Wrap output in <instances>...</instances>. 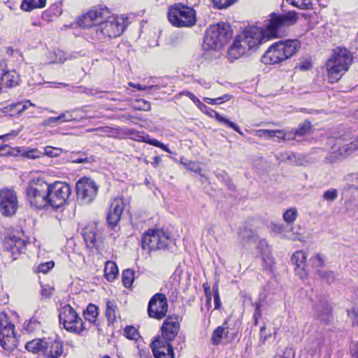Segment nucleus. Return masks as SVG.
<instances>
[{"label":"nucleus","mask_w":358,"mask_h":358,"mask_svg":"<svg viewBox=\"0 0 358 358\" xmlns=\"http://www.w3.org/2000/svg\"><path fill=\"white\" fill-rule=\"evenodd\" d=\"M269 17L264 30L257 27L245 29L241 41L248 50H256L262 43L280 37L281 29L296 24L298 20L294 11H289L285 14L272 13Z\"/></svg>","instance_id":"obj_1"},{"label":"nucleus","mask_w":358,"mask_h":358,"mask_svg":"<svg viewBox=\"0 0 358 358\" xmlns=\"http://www.w3.org/2000/svg\"><path fill=\"white\" fill-rule=\"evenodd\" d=\"M352 62V55L348 49L341 47L334 49L331 56L326 63L329 82L334 83L341 79Z\"/></svg>","instance_id":"obj_2"},{"label":"nucleus","mask_w":358,"mask_h":358,"mask_svg":"<svg viewBox=\"0 0 358 358\" xmlns=\"http://www.w3.org/2000/svg\"><path fill=\"white\" fill-rule=\"evenodd\" d=\"M301 47L297 39L280 41L273 43L262 58L266 64H279L295 55Z\"/></svg>","instance_id":"obj_3"},{"label":"nucleus","mask_w":358,"mask_h":358,"mask_svg":"<svg viewBox=\"0 0 358 358\" xmlns=\"http://www.w3.org/2000/svg\"><path fill=\"white\" fill-rule=\"evenodd\" d=\"M195 6L187 3H176L170 6L167 13L169 21L176 27H192L196 22Z\"/></svg>","instance_id":"obj_4"},{"label":"nucleus","mask_w":358,"mask_h":358,"mask_svg":"<svg viewBox=\"0 0 358 358\" xmlns=\"http://www.w3.org/2000/svg\"><path fill=\"white\" fill-rule=\"evenodd\" d=\"M232 36V31L227 23L220 22L210 26L203 39L204 50H216L224 45Z\"/></svg>","instance_id":"obj_5"},{"label":"nucleus","mask_w":358,"mask_h":358,"mask_svg":"<svg viewBox=\"0 0 358 358\" xmlns=\"http://www.w3.org/2000/svg\"><path fill=\"white\" fill-rule=\"evenodd\" d=\"M124 25L122 19L111 15L109 11V16L104 17L100 24L92 29V34L100 41H106L111 38H115L123 32Z\"/></svg>","instance_id":"obj_6"},{"label":"nucleus","mask_w":358,"mask_h":358,"mask_svg":"<svg viewBox=\"0 0 358 358\" xmlns=\"http://www.w3.org/2000/svg\"><path fill=\"white\" fill-rule=\"evenodd\" d=\"M48 183L41 178H34L26 188L28 202L36 209L48 207Z\"/></svg>","instance_id":"obj_7"},{"label":"nucleus","mask_w":358,"mask_h":358,"mask_svg":"<svg viewBox=\"0 0 358 358\" xmlns=\"http://www.w3.org/2000/svg\"><path fill=\"white\" fill-rule=\"evenodd\" d=\"M59 320V323L62 324L64 328L68 331L80 335L85 329L83 320L69 304L60 308Z\"/></svg>","instance_id":"obj_8"},{"label":"nucleus","mask_w":358,"mask_h":358,"mask_svg":"<svg viewBox=\"0 0 358 358\" xmlns=\"http://www.w3.org/2000/svg\"><path fill=\"white\" fill-rule=\"evenodd\" d=\"M49 200L48 207L53 209H59L63 207L71 193V189L69 184L62 182H55L48 184Z\"/></svg>","instance_id":"obj_9"},{"label":"nucleus","mask_w":358,"mask_h":358,"mask_svg":"<svg viewBox=\"0 0 358 358\" xmlns=\"http://www.w3.org/2000/svg\"><path fill=\"white\" fill-rule=\"evenodd\" d=\"M169 233L159 229H149L141 238L143 250H157L164 249L169 244Z\"/></svg>","instance_id":"obj_10"},{"label":"nucleus","mask_w":358,"mask_h":358,"mask_svg":"<svg viewBox=\"0 0 358 358\" xmlns=\"http://www.w3.org/2000/svg\"><path fill=\"white\" fill-rule=\"evenodd\" d=\"M98 185L90 178L83 177L76 184L77 201L81 204H89L96 197Z\"/></svg>","instance_id":"obj_11"},{"label":"nucleus","mask_w":358,"mask_h":358,"mask_svg":"<svg viewBox=\"0 0 358 358\" xmlns=\"http://www.w3.org/2000/svg\"><path fill=\"white\" fill-rule=\"evenodd\" d=\"M109 16V10L106 7L94 6L76 20L78 26L82 28H96L104 17Z\"/></svg>","instance_id":"obj_12"},{"label":"nucleus","mask_w":358,"mask_h":358,"mask_svg":"<svg viewBox=\"0 0 358 358\" xmlns=\"http://www.w3.org/2000/svg\"><path fill=\"white\" fill-rule=\"evenodd\" d=\"M336 143L332 147L333 151L330 152L324 159L326 164H334L347 156L351 155L356 149L357 145L352 142L343 143L342 138L335 139Z\"/></svg>","instance_id":"obj_13"},{"label":"nucleus","mask_w":358,"mask_h":358,"mask_svg":"<svg viewBox=\"0 0 358 358\" xmlns=\"http://www.w3.org/2000/svg\"><path fill=\"white\" fill-rule=\"evenodd\" d=\"M18 208V201L14 190L5 188L0 190V212L5 217L15 214Z\"/></svg>","instance_id":"obj_14"},{"label":"nucleus","mask_w":358,"mask_h":358,"mask_svg":"<svg viewBox=\"0 0 358 358\" xmlns=\"http://www.w3.org/2000/svg\"><path fill=\"white\" fill-rule=\"evenodd\" d=\"M168 301L165 294L157 293L151 297L148 306V313L150 317L162 320L168 311Z\"/></svg>","instance_id":"obj_15"},{"label":"nucleus","mask_w":358,"mask_h":358,"mask_svg":"<svg viewBox=\"0 0 358 358\" xmlns=\"http://www.w3.org/2000/svg\"><path fill=\"white\" fill-rule=\"evenodd\" d=\"M180 330V321L178 315H173L166 317L161 327V336L157 339L163 342L171 343L178 335Z\"/></svg>","instance_id":"obj_16"},{"label":"nucleus","mask_w":358,"mask_h":358,"mask_svg":"<svg viewBox=\"0 0 358 358\" xmlns=\"http://www.w3.org/2000/svg\"><path fill=\"white\" fill-rule=\"evenodd\" d=\"M124 202L122 199H114L110 203V207L106 216L108 225L114 229L120 220L123 210Z\"/></svg>","instance_id":"obj_17"},{"label":"nucleus","mask_w":358,"mask_h":358,"mask_svg":"<svg viewBox=\"0 0 358 358\" xmlns=\"http://www.w3.org/2000/svg\"><path fill=\"white\" fill-rule=\"evenodd\" d=\"M151 348L155 358H174L173 346L169 342L155 338Z\"/></svg>","instance_id":"obj_18"},{"label":"nucleus","mask_w":358,"mask_h":358,"mask_svg":"<svg viewBox=\"0 0 358 358\" xmlns=\"http://www.w3.org/2000/svg\"><path fill=\"white\" fill-rule=\"evenodd\" d=\"M256 133L257 136L259 137H276L279 139L281 138L283 141H294L297 136V135L295 134L294 129L286 132H283L282 130L259 129L257 130Z\"/></svg>","instance_id":"obj_19"},{"label":"nucleus","mask_w":358,"mask_h":358,"mask_svg":"<svg viewBox=\"0 0 358 358\" xmlns=\"http://www.w3.org/2000/svg\"><path fill=\"white\" fill-rule=\"evenodd\" d=\"M64 352L63 343L60 341H46L43 355L46 358H59Z\"/></svg>","instance_id":"obj_20"},{"label":"nucleus","mask_w":358,"mask_h":358,"mask_svg":"<svg viewBox=\"0 0 358 358\" xmlns=\"http://www.w3.org/2000/svg\"><path fill=\"white\" fill-rule=\"evenodd\" d=\"M247 50L248 49L241 41V36H236L234 43L228 49L229 59L233 62L244 55Z\"/></svg>","instance_id":"obj_21"},{"label":"nucleus","mask_w":358,"mask_h":358,"mask_svg":"<svg viewBox=\"0 0 358 358\" xmlns=\"http://www.w3.org/2000/svg\"><path fill=\"white\" fill-rule=\"evenodd\" d=\"M20 76L15 71L3 72L0 76V88L13 87L18 85Z\"/></svg>","instance_id":"obj_22"},{"label":"nucleus","mask_w":358,"mask_h":358,"mask_svg":"<svg viewBox=\"0 0 358 358\" xmlns=\"http://www.w3.org/2000/svg\"><path fill=\"white\" fill-rule=\"evenodd\" d=\"M315 316L322 322L327 323L329 320V315L331 312L330 306L325 301H320L314 306Z\"/></svg>","instance_id":"obj_23"},{"label":"nucleus","mask_w":358,"mask_h":358,"mask_svg":"<svg viewBox=\"0 0 358 358\" xmlns=\"http://www.w3.org/2000/svg\"><path fill=\"white\" fill-rule=\"evenodd\" d=\"M26 246V241L17 236L10 238L6 243V247L12 254L22 253Z\"/></svg>","instance_id":"obj_24"},{"label":"nucleus","mask_w":358,"mask_h":358,"mask_svg":"<svg viewBox=\"0 0 358 358\" xmlns=\"http://www.w3.org/2000/svg\"><path fill=\"white\" fill-rule=\"evenodd\" d=\"M83 236L87 248H96L97 234L94 226H87L83 229Z\"/></svg>","instance_id":"obj_25"},{"label":"nucleus","mask_w":358,"mask_h":358,"mask_svg":"<svg viewBox=\"0 0 358 358\" xmlns=\"http://www.w3.org/2000/svg\"><path fill=\"white\" fill-rule=\"evenodd\" d=\"M307 256L305 252L302 250H298L295 252L292 257L291 261L296 266V271L299 273L300 271H303L306 266Z\"/></svg>","instance_id":"obj_26"},{"label":"nucleus","mask_w":358,"mask_h":358,"mask_svg":"<svg viewBox=\"0 0 358 358\" xmlns=\"http://www.w3.org/2000/svg\"><path fill=\"white\" fill-rule=\"evenodd\" d=\"M239 239L243 243H257L259 237L251 229L243 227L239 229L238 233Z\"/></svg>","instance_id":"obj_27"},{"label":"nucleus","mask_w":358,"mask_h":358,"mask_svg":"<svg viewBox=\"0 0 358 358\" xmlns=\"http://www.w3.org/2000/svg\"><path fill=\"white\" fill-rule=\"evenodd\" d=\"M27 109V104H22V102H17L9 104L3 108V113L10 115L14 116L16 115H20L24 110Z\"/></svg>","instance_id":"obj_28"},{"label":"nucleus","mask_w":358,"mask_h":358,"mask_svg":"<svg viewBox=\"0 0 358 358\" xmlns=\"http://www.w3.org/2000/svg\"><path fill=\"white\" fill-rule=\"evenodd\" d=\"M99 308L94 304L90 303L86 310L83 311V315L85 320L90 322L94 325L98 327L99 324H96V318L99 315Z\"/></svg>","instance_id":"obj_29"},{"label":"nucleus","mask_w":358,"mask_h":358,"mask_svg":"<svg viewBox=\"0 0 358 358\" xmlns=\"http://www.w3.org/2000/svg\"><path fill=\"white\" fill-rule=\"evenodd\" d=\"M106 316L109 323L115 322L119 317L117 306L114 301H106Z\"/></svg>","instance_id":"obj_30"},{"label":"nucleus","mask_w":358,"mask_h":358,"mask_svg":"<svg viewBox=\"0 0 358 358\" xmlns=\"http://www.w3.org/2000/svg\"><path fill=\"white\" fill-rule=\"evenodd\" d=\"M280 161L289 165H303V159L295 153H285L280 155Z\"/></svg>","instance_id":"obj_31"},{"label":"nucleus","mask_w":358,"mask_h":358,"mask_svg":"<svg viewBox=\"0 0 358 358\" xmlns=\"http://www.w3.org/2000/svg\"><path fill=\"white\" fill-rule=\"evenodd\" d=\"M45 345V341L42 339H35L29 342H27L25 348L26 349L33 353H42L43 352V348Z\"/></svg>","instance_id":"obj_32"},{"label":"nucleus","mask_w":358,"mask_h":358,"mask_svg":"<svg viewBox=\"0 0 358 358\" xmlns=\"http://www.w3.org/2000/svg\"><path fill=\"white\" fill-rule=\"evenodd\" d=\"M105 277L108 281L114 280L118 275V268L113 262H107L104 268Z\"/></svg>","instance_id":"obj_33"},{"label":"nucleus","mask_w":358,"mask_h":358,"mask_svg":"<svg viewBox=\"0 0 358 358\" xmlns=\"http://www.w3.org/2000/svg\"><path fill=\"white\" fill-rule=\"evenodd\" d=\"M46 0H23L21 8L25 11H31L35 8L45 7Z\"/></svg>","instance_id":"obj_34"},{"label":"nucleus","mask_w":358,"mask_h":358,"mask_svg":"<svg viewBox=\"0 0 358 358\" xmlns=\"http://www.w3.org/2000/svg\"><path fill=\"white\" fill-rule=\"evenodd\" d=\"M227 322H224L222 326H219L217 327L213 332V335L211 337V342L213 345H217L221 343L222 338L224 336L227 335V332H226L227 327L225 325Z\"/></svg>","instance_id":"obj_35"},{"label":"nucleus","mask_w":358,"mask_h":358,"mask_svg":"<svg viewBox=\"0 0 358 358\" xmlns=\"http://www.w3.org/2000/svg\"><path fill=\"white\" fill-rule=\"evenodd\" d=\"M39 317L37 316L36 313L29 320L26 321L24 324V329L28 333H32L41 328V321Z\"/></svg>","instance_id":"obj_36"},{"label":"nucleus","mask_w":358,"mask_h":358,"mask_svg":"<svg viewBox=\"0 0 358 358\" xmlns=\"http://www.w3.org/2000/svg\"><path fill=\"white\" fill-rule=\"evenodd\" d=\"M15 336L0 337V345L6 351H12L17 347Z\"/></svg>","instance_id":"obj_37"},{"label":"nucleus","mask_w":358,"mask_h":358,"mask_svg":"<svg viewBox=\"0 0 358 358\" xmlns=\"http://www.w3.org/2000/svg\"><path fill=\"white\" fill-rule=\"evenodd\" d=\"M216 120L221 124L224 126L233 129L235 131L238 132L241 135H243V133L241 131L240 127L235 124L234 122L230 121L229 120L225 118L217 113H215Z\"/></svg>","instance_id":"obj_38"},{"label":"nucleus","mask_w":358,"mask_h":358,"mask_svg":"<svg viewBox=\"0 0 358 358\" xmlns=\"http://www.w3.org/2000/svg\"><path fill=\"white\" fill-rule=\"evenodd\" d=\"M134 271L131 269L124 270L122 274V281L126 288H129L134 280Z\"/></svg>","instance_id":"obj_39"},{"label":"nucleus","mask_w":358,"mask_h":358,"mask_svg":"<svg viewBox=\"0 0 358 358\" xmlns=\"http://www.w3.org/2000/svg\"><path fill=\"white\" fill-rule=\"evenodd\" d=\"M262 259L263 266L265 270L271 271L274 265V259L271 256L270 251H264L262 253Z\"/></svg>","instance_id":"obj_40"},{"label":"nucleus","mask_w":358,"mask_h":358,"mask_svg":"<svg viewBox=\"0 0 358 358\" xmlns=\"http://www.w3.org/2000/svg\"><path fill=\"white\" fill-rule=\"evenodd\" d=\"M6 324L3 326V324H0V337H7V335L10 336H15L14 331V325L11 323H8L6 321Z\"/></svg>","instance_id":"obj_41"},{"label":"nucleus","mask_w":358,"mask_h":358,"mask_svg":"<svg viewBox=\"0 0 358 358\" xmlns=\"http://www.w3.org/2000/svg\"><path fill=\"white\" fill-rule=\"evenodd\" d=\"M297 217V210L296 208H290L283 214V219L287 224L293 223Z\"/></svg>","instance_id":"obj_42"},{"label":"nucleus","mask_w":358,"mask_h":358,"mask_svg":"<svg viewBox=\"0 0 358 358\" xmlns=\"http://www.w3.org/2000/svg\"><path fill=\"white\" fill-rule=\"evenodd\" d=\"M124 334L130 340H137L139 337L138 330L133 326H127L124 330Z\"/></svg>","instance_id":"obj_43"},{"label":"nucleus","mask_w":358,"mask_h":358,"mask_svg":"<svg viewBox=\"0 0 358 358\" xmlns=\"http://www.w3.org/2000/svg\"><path fill=\"white\" fill-rule=\"evenodd\" d=\"M317 274L320 278L324 280L328 284H331L335 280V276L332 271L318 270Z\"/></svg>","instance_id":"obj_44"},{"label":"nucleus","mask_w":358,"mask_h":358,"mask_svg":"<svg viewBox=\"0 0 358 358\" xmlns=\"http://www.w3.org/2000/svg\"><path fill=\"white\" fill-rule=\"evenodd\" d=\"M134 107L136 110L144 111H149L151 109L150 103L144 99L136 100Z\"/></svg>","instance_id":"obj_45"},{"label":"nucleus","mask_w":358,"mask_h":358,"mask_svg":"<svg viewBox=\"0 0 358 358\" xmlns=\"http://www.w3.org/2000/svg\"><path fill=\"white\" fill-rule=\"evenodd\" d=\"M212 1L215 7L219 9H224L233 5L238 0H212Z\"/></svg>","instance_id":"obj_46"},{"label":"nucleus","mask_w":358,"mask_h":358,"mask_svg":"<svg viewBox=\"0 0 358 358\" xmlns=\"http://www.w3.org/2000/svg\"><path fill=\"white\" fill-rule=\"evenodd\" d=\"M338 193L336 189H329L323 193L322 198L328 202L334 201L338 197Z\"/></svg>","instance_id":"obj_47"},{"label":"nucleus","mask_w":358,"mask_h":358,"mask_svg":"<svg viewBox=\"0 0 358 358\" xmlns=\"http://www.w3.org/2000/svg\"><path fill=\"white\" fill-rule=\"evenodd\" d=\"M310 124L308 122H304L303 123H301L298 128L294 129L295 134L297 135V136H304L310 129Z\"/></svg>","instance_id":"obj_48"},{"label":"nucleus","mask_w":358,"mask_h":358,"mask_svg":"<svg viewBox=\"0 0 358 358\" xmlns=\"http://www.w3.org/2000/svg\"><path fill=\"white\" fill-rule=\"evenodd\" d=\"M310 260L315 267H323L325 265V257L320 253L313 256Z\"/></svg>","instance_id":"obj_49"},{"label":"nucleus","mask_w":358,"mask_h":358,"mask_svg":"<svg viewBox=\"0 0 358 358\" xmlns=\"http://www.w3.org/2000/svg\"><path fill=\"white\" fill-rule=\"evenodd\" d=\"M292 6L301 10L309 9L311 6V0H296Z\"/></svg>","instance_id":"obj_50"},{"label":"nucleus","mask_w":358,"mask_h":358,"mask_svg":"<svg viewBox=\"0 0 358 358\" xmlns=\"http://www.w3.org/2000/svg\"><path fill=\"white\" fill-rule=\"evenodd\" d=\"M213 291L214 295L215 309H220L221 306V301L220 299L218 285L217 283L213 285Z\"/></svg>","instance_id":"obj_51"},{"label":"nucleus","mask_w":358,"mask_h":358,"mask_svg":"<svg viewBox=\"0 0 358 358\" xmlns=\"http://www.w3.org/2000/svg\"><path fill=\"white\" fill-rule=\"evenodd\" d=\"M53 287L50 285H41V296L42 298H50L52 294Z\"/></svg>","instance_id":"obj_52"},{"label":"nucleus","mask_w":358,"mask_h":358,"mask_svg":"<svg viewBox=\"0 0 358 358\" xmlns=\"http://www.w3.org/2000/svg\"><path fill=\"white\" fill-rule=\"evenodd\" d=\"M61 150L58 148L47 146L44 148V154L48 157H54L60 154Z\"/></svg>","instance_id":"obj_53"},{"label":"nucleus","mask_w":358,"mask_h":358,"mask_svg":"<svg viewBox=\"0 0 358 358\" xmlns=\"http://www.w3.org/2000/svg\"><path fill=\"white\" fill-rule=\"evenodd\" d=\"M55 264L53 262H48L46 263L41 264L38 266V270L39 272L46 273H48L51 268H53Z\"/></svg>","instance_id":"obj_54"},{"label":"nucleus","mask_w":358,"mask_h":358,"mask_svg":"<svg viewBox=\"0 0 358 358\" xmlns=\"http://www.w3.org/2000/svg\"><path fill=\"white\" fill-rule=\"evenodd\" d=\"M271 337V334L266 333V327L264 325L260 329V342L262 344H264L266 341Z\"/></svg>","instance_id":"obj_55"},{"label":"nucleus","mask_w":358,"mask_h":358,"mask_svg":"<svg viewBox=\"0 0 358 358\" xmlns=\"http://www.w3.org/2000/svg\"><path fill=\"white\" fill-rule=\"evenodd\" d=\"M58 124H59V122L58 121L57 117H48V119L45 120L43 122L42 125L47 127V126H55V125H57Z\"/></svg>","instance_id":"obj_56"},{"label":"nucleus","mask_w":358,"mask_h":358,"mask_svg":"<svg viewBox=\"0 0 358 358\" xmlns=\"http://www.w3.org/2000/svg\"><path fill=\"white\" fill-rule=\"evenodd\" d=\"M348 315L352 319L353 326L358 325V313L355 309L352 310H348Z\"/></svg>","instance_id":"obj_57"},{"label":"nucleus","mask_w":358,"mask_h":358,"mask_svg":"<svg viewBox=\"0 0 358 358\" xmlns=\"http://www.w3.org/2000/svg\"><path fill=\"white\" fill-rule=\"evenodd\" d=\"M187 169H189L192 171H194L195 173H199L201 171V167L199 165L194 162H189L187 164H185Z\"/></svg>","instance_id":"obj_58"},{"label":"nucleus","mask_w":358,"mask_h":358,"mask_svg":"<svg viewBox=\"0 0 358 358\" xmlns=\"http://www.w3.org/2000/svg\"><path fill=\"white\" fill-rule=\"evenodd\" d=\"M257 242H258L257 248L258 250H261L262 253L263 252H264V251H266V252L270 251L269 248H268V246L267 245V243L266 242L265 240H264V239H262V240L258 239V241Z\"/></svg>","instance_id":"obj_59"},{"label":"nucleus","mask_w":358,"mask_h":358,"mask_svg":"<svg viewBox=\"0 0 358 358\" xmlns=\"http://www.w3.org/2000/svg\"><path fill=\"white\" fill-rule=\"evenodd\" d=\"M47 12L53 15H59L62 13V8L59 5L54 4Z\"/></svg>","instance_id":"obj_60"},{"label":"nucleus","mask_w":358,"mask_h":358,"mask_svg":"<svg viewBox=\"0 0 358 358\" xmlns=\"http://www.w3.org/2000/svg\"><path fill=\"white\" fill-rule=\"evenodd\" d=\"M297 67L301 71H307L312 68V64L308 60H304L298 64Z\"/></svg>","instance_id":"obj_61"},{"label":"nucleus","mask_w":358,"mask_h":358,"mask_svg":"<svg viewBox=\"0 0 358 358\" xmlns=\"http://www.w3.org/2000/svg\"><path fill=\"white\" fill-rule=\"evenodd\" d=\"M180 94H183V95H186L187 96H188L194 103H199L200 101L199 99L196 97L192 93H191L190 92H188V91H183L182 92H180Z\"/></svg>","instance_id":"obj_62"},{"label":"nucleus","mask_w":358,"mask_h":358,"mask_svg":"<svg viewBox=\"0 0 358 358\" xmlns=\"http://www.w3.org/2000/svg\"><path fill=\"white\" fill-rule=\"evenodd\" d=\"M129 85L138 90H147L148 89H151V88H153L155 87L154 85L146 86V85H141L140 84H133L131 83H129Z\"/></svg>","instance_id":"obj_63"},{"label":"nucleus","mask_w":358,"mask_h":358,"mask_svg":"<svg viewBox=\"0 0 358 358\" xmlns=\"http://www.w3.org/2000/svg\"><path fill=\"white\" fill-rule=\"evenodd\" d=\"M230 97H231V96L229 94H224V96L217 97V98L215 99V104L222 103L229 100Z\"/></svg>","instance_id":"obj_64"}]
</instances>
